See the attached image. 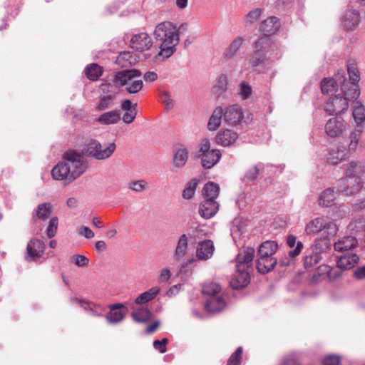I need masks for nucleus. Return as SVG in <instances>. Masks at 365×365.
Listing matches in <instances>:
<instances>
[{
    "mask_svg": "<svg viewBox=\"0 0 365 365\" xmlns=\"http://www.w3.org/2000/svg\"><path fill=\"white\" fill-rule=\"evenodd\" d=\"M153 35L160 48L155 59L164 61L170 58L176 51V47L180 42L176 26L170 21L161 22L155 26Z\"/></svg>",
    "mask_w": 365,
    "mask_h": 365,
    "instance_id": "obj_1",
    "label": "nucleus"
},
{
    "mask_svg": "<svg viewBox=\"0 0 365 365\" xmlns=\"http://www.w3.org/2000/svg\"><path fill=\"white\" fill-rule=\"evenodd\" d=\"M278 249V245L274 241L267 240L262 242L258 249L256 267L261 274L271 272L278 261L273 255Z\"/></svg>",
    "mask_w": 365,
    "mask_h": 365,
    "instance_id": "obj_2",
    "label": "nucleus"
},
{
    "mask_svg": "<svg viewBox=\"0 0 365 365\" xmlns=\"http://www.w3.org/2000/svg\"><path fill=\"white\" fill-rule=\"evenodd\" d=\"M116 145L109 143L103 148L102 144L96 139L88 140L83 146L81 154L84 157L91 158L96 160H104L109 158L115 152Z\"/></svg>",
    "mask_w": 365,
    "mask_h": 365,
    "instance_id": "obj_3",
    "label": "nucleus"
},
{
    "mask_svg": "<svg viewBox=\"0 0 365 365\" xmlns=\"http://www.w3.org/2000/svg\"><path fill=\"white\" fill-rule=\"evenodd\" d=\"M352 115L356 124V128L349 134V148L351 151H356L363 132L362 123L365 121V106L361 101L356 102Z\"/></svg>",
    "mask_w": 365,
    "mask_h": 365,
    "instance_id": "obj_4",
    "label": "nucleus"
},
{
    "mask_svg": "<svg viewBox=\"0 0 365 365\" xmlns=\"http://www.w3.org/2000/svg\"><path fill=\"white\" fill-rule=\"evenodd\" d=\"M63 160L70 167L71 175L74 180L82 175L87 169V160L81 153L75 150H68L65 152Z\"/></svg>",
    "mask_w": 365,
    "mask_h": 365,
    "instance_id": "obj_5",
    "label": "nucleus"
},
{
    "mask_svg": "<svg viewBox=\"0 0 365 365\" xmlns=\"http://www.w3.org/2000/svg\"><path fill=\"white\" fill-rule=\"evenodd\" d=\"M270 44V38L267 36H262L255 42L254 51L250 58L252 67L258 66L264 61V56Z\"/></svg>",
    "mask_w": 365,
    "mask_h": 365,
    "instance_id": "obj_6",
    "label": "nucleus"
},
{
    "mask_svg": "<svg viewBox=\"0 0 365 365\" xmlns=\"http://www.w3.org/2000/svg\"><path fill=\"white\" fill-rule=\"evenodd\" d=\"M336 192L353 195L362 188V181L357 178L346 176L337 181Z\"/></svg>",
    "mask_w": 365,
    "mask_h": 365,
    "instance_id": "obj_7",
    "label": "nucleus"
},
{
    "mask_svg": "<svg viewBox=\"0 0 365 365\" xmlns=\"http://www.w3.org/2000/svg\"><path fill=\"white\" fill-rule=\"evenodd\" d=\"M46 249L45 243L37 238H31L26 245L24 259L28 262H35L43 257Z\"/></svg>",
    "mask_w": 365,
    "mask_h": 365,
    "instance_id": "obj_8",
    "label": "nucleus"
},
{
    "mask_svg": "<svg viewBox=\"0 0 365 365\" xmlns=\"http://www.w3.org/2000/svg\"><path fill=\"white\" fill-rule=\"evenodd\" d=\"M341 25L346 31L356 30L361 23L360 12L349 6L341 17Z\"/></svg>",
    "mask_w": 365,
    "mask_h": 365,
    "instance_id": "obj_9",
    "label": "nucleus"
},
{
    "mask_svg": "<svg viewBox=\"0 0 365 365\" xmlns=\"http://www.w3.org/2000/svg\"><path fill=\"white\" fill-rule=\"evenodd\" d=\"M346 81V73L339 70L333 78H325L321 82V90L324 94H329L334 91L338 92L340 83Z\"/></svg>",
    "mask_w": 365,
    "mask_h": 365,
    "instance_id": "obj_10",
    "label": "nucleus"
},
{
    "mask_svg": "<svg viewBox=\"0 0 365 365\" xmlns=\"http://www.w3.org/2000/svg\"><path fill=\"white\" fill-rule=\"evenodd\" d=\"M349 103L339 93L330 97L326 102L325 110L329 115H340L347 110Z\"/></svg>",
    "mask_w": 365,
    "mask_h": 365,
    "instance_id": "obj_11",
    "label": "nucleus"
},
{
    "mask_svg": "<svg viewBox=\"0 0 365 365\" xmlns=\"http://www.w3.org/2000/svg\"><path fill=\"white\" fill-rule=\"evenodd\" d=\"M244 118V113L240 106L234 104L223 108V120L230 125L240 124Z\"/></svg>",
    "mask_w": 365,
    "mask_h": 365,
    "instance_id": "obj_12",
    "label": "nucleus"
},
{
    "mask_svg": "<svg viewBox=\"0 0 365 365\" xmlns=\"http://www.w3.org/2000/svg\"><path fill=\"white\" fill-rule=\"evenodd\" d=\"M140 76L141 72L137 69L123 70L115 73L113 83L118 88L127 87L135 78Z\"/></svg>",
    "mask_w": 365,
    "mask_h": 365,
    "instance_id": "obj_13",
    "label": "nucleus"
},
{
    "mask_svg": "<svg viewBox=\"0 0 365 365\" xmlns=\"http://www.w3.org/2000/svg\"><path fill=\"white\" fill-rule=\"evenodd\" d=\"M255 249L247 247L239 252L236 257V270H247L252 265L255 257Z\"/></svg>",
    "mask_w": 365,
    "mask_h": 365,
    "instance_id": "obj_14",
    "label": "nucleus"
},
{
    "mask_svg": "<svg viewBox=\"0 0 365 365\" xmlns=\"http://www.w3.org/2000/svg\"><path fill=\"white\" fill-rule=\"evenodd\" d=\"M153 43L152 38L145 32L133 35L130 41V47L140 52L149 50Z\"/></svg>",
    "mask_w": 365,
    "mask_h": 365,
    "instance_id": "obj_15",
    "label": "nucleus"
},
{
    "mask_svg": "<svg viewBox=\"0 0 365 365\" xmlns=\"http://www.w3.org/2000/svg\"><path fill=\"white\" fill-rule=\"evenodd\" d=\"M345 130L346 124L341 118H331L325 125V132L330 138L339 137Z\"/></svg>",
    "mask_w": 365,
    "mask_h": 365,
    "instance_id": "obj_16",
    "label": "nucleus"
},
{
    "mask_svg": "<svg viewBox=\"0 0 365 365\" xmlns=\"http://www.w3.org/2000/svg\"><path fill=\"white\" fill-rule=\"evenodd\" d=\"M219 207V203L215 200H202L200 203L198 212L202 218L210 219L217 214Z\"/></svg>",
    "mask_w": 365,
    "mask_h": 365,
    "instance_id": "obj_17",
    "label": "nucleus"
},
{
    "mask_svg": "<svg viewBox=\"0 0 365 365\" xmlns=\"http://www.w3.org/2000/svg\"><path fill=\"white\" fill-rule=\"evenodd\" d=\"M339 94L344 97L346 102L356 101L360 96V90L356 84H353L348 81L340 83L339 88Z\"/></svg>",
    "mask_w": 365,
    "mask_h": 365,
    "instance_id": "obj_18",
    "label": "nucleus"
},
{
    "mask_svg": "<svg viewBox=\"0 0 365 365\" xmlns=\"http://www.w3.org/2000/svg\"><path fill=\"white\" fill-rule=\"evenodd\" d=\"M70 167L66 164L64 160L56 165L52 170L51 175L56 180H66L68 182L74 181L72 178Z\"/></svg>",
    "mask_w": 365,
    "mask_h": 365,
    "instance_id": "obj_19",
    "label": "nucleus"
},
{
    "mask_svg": "<svg viewBox=\"0 0 365 365\" xmlns=\"http://www.w3.org/2000/svg\"><path fill=\"white\" fill-rule=\"evenodd\" d=\"M354 152L355 151H351L349 150V143L347 144V148L344 146H338L336 149H332L329 152L327 162L333 165H336L349 158V155Z\"/></svg>",
    "mask_w": 365,
    "mask_h": 365,
    "instance_id": "obj_20",
    "label": "nucleus"
},
{
    "mask_svg": "<svg viewBox=\"0 0 365 365\" xmlns=\"http://www.w3.org/2000/svg\"><path fill=\"white\" fill-rule=\"evenodd\" d=\"M238 138V134L232 130L226 129L220 130L215 137L217 144L228 147L234 145Z\"/></svg>",
    "mask_w": 365,
    "mask_h": 365,
    "instance_id": "obj_21",
    "label": "nucleus"
},
{
    "mask_svg": "<svg viewBox=\"0 0 365 365\" xmlns=\"http://www.w3.org/2000/svg\"><path fill=\"white\" fill-rule=\"evenodd\" d=\"M125 306L121 303H116L109 305L110 312L106 315L107 322L110 324H118L125 317V313L119 310Z\"/></svg>",
    "mask_w": 365,
    "mask_h": 365,
    "instance_id": "obj_22",
    "label": "nucleus"
},
{
    "mask_svg": "<svg viewBox=\"0 0 365 365\" xmlns=\"http://www.w3.org/2000/svg\"><path fill=\"white\" fill-rule=\"evenodd\" d=\"M250 282V277L247 270H237L234 277L230 281V286L233 289H241L247 287Z\"/></svg>",
    "mask_w": 365,
    "mask_h": 365,
    "instance_id": "obj_23",
    "label": "nucleus"
},
{
    "mask_svg": "<svg viewBox=\"0 0 365 365\" xmlns=\"http://www.w3.org/2000/svg\"><path fill=\"white\" fill-rule=\"evenodd\" d=\"M214 249L213 242L210 240H205L198 244L196 256L200 260L207 259L212 256Z\"/></svg>",
    "mask_w": 365,
    "mask_h": 365,
    "instance_id": "obj_24",
    "label": "nucleus"
},
{
    "mask_svg": "<svg viewBox=\"0 0 365 365\" xmlns=\"http://www.w3.org/2000/svg\"><path fill=\"white\" fill-rule=\"evenodd\" d=\"M359 257L357 255L347 253L338 257L336 264L340 269H350L358 263Z\"/></svg>",
    "mask_w": 365,
    "mask_h": 365,
    "instance_id": "obj_25",
    "label": "nucleus"
},
{
    "mask_svg": "<svg viewBox=\"0 0 365 365\" xmlns=\"http://www.w3.org/2000/svg\"><path fill=\"white\" fill-rule=\"evenodd\" d=\"M226 307L225 299L220 296L211 297L205 303V309L208 312L216 313L223 310Z\"/></svg>",
    "mask_w": 365,
    "mask_h": 365,
    "instance_id": "obj_26",
    "label": "nucleus"
},
{
    "mask_svg": "<svg viewBox=\"0 0 365 365\" xmlns=\"http://www.w3.org/2000/svg\"><path fill=\"white\" fill-rule=\"evenodd\" d=\"M260 28L264 36L269 37L279 30L280 23L275 16H270L262 22Z\"/></svg>",
    "mask_w": 365,
    "mask_h": 365,
    "instance_id": "obj_27",
    "label": "nucleus"
},
{
    "mask_svg": "<svg viewBox=\"0 0 365 365\" xmlns=\"http://www.w3.org/2000/svg\"><path fill=\"white\" fill-rule=\"evenodd\" d=\"M221 153L217 149H213L211 152L204 153L200 156L202 165L205 169H210L217 163L221 158Z\"/></svg>",
    "mask_w": 365,
    "mask_h": 365,
    "instance_id": "obj_28",
    "label": "nucleus"
},
{
    "mask_svg": "<svg viewBox=\"0 0 365 365\" xmlns=\"http://www.w3.org/2000/svg\"><path fill=\"white\" fill-rule=\"evenodd\" d=\"M345 174L346 176L361 179V177L365 175V163L361 161L350 162Z\"/></svg>",
    "mask_w": 365,
    "mask_h": 365,
    "instance_id": "obj_29",
    "label": "nucleus"
},
{
    "mask_svg": "<svg viewBox=\"0 0 365 365\" xmlns=\"http://www.w3.org/2000/svg\"><path fill=\"white\" fill-rule=\"evenodd\" d=\"M130 317L136 323H147L152 317V312L148 308L141 307L134 309L130 314Z\"/></svg>",
    "mask_w": 365,
    "mask_h": 365,
    "instance_id": "obj_30",
    "label": "nucleus"
},
{
    "mask_svg": "<svg viewBox=\"0 0 365 365\" xmlns=\"http://www.w3.org/2000/svg\"><path fill=\"white\" fill-rule=\"evenodd\" d=\"M245 42V39L242 37L235 38L225 49L223 53V58L225 60H230L235 58L237 52L240 51Z\"/></svg>",
    "mask_w": 365,
    "mask_h": 365,
    "instance_id": "obj_31",
    "label": "nucleus"
},
{
    "mask_svg": "<svg viewBox=\"0 0 365 365\" xmlns=\"http://www.w3.org/2000/svg\"><path fill=\"white\" fill-rule=\"evenodd\" d=\"M120 120V112L118 110L105 112L96 118L101 125L115 124Z\"/></svg>",
    "mask_w": 365,
    "mask_h": 365,
    "instance_id": "obj_32",
    "label": "nucleus"
},
{
    "mask_svg": "<svg viewBox=\"0 0 365 365\" xmlns=\"http://www.w3.org/2000/svg\"><path fill=\"white\" fill-rule=\"evenodd\" d=\"M330 246L331 239L329 234L327 232H324L321 237L315 239L312 250L321 255L322 252L329 249Z\"/></svg>",
    "mask_w": 365,
    "mask_h": 365,
    "instance_id": "obj_33",
    "label": "nucleus"
},
{
    "mask_svg": "<svg viewBox=\"0 0 365 365\" xmlns=\"http://www.w3.org/2000/svg\"><path fill=\"white\" fill-rule=\"evenodd\" d=\"M222 119H223V108L221 106L217 107L207 123V129L210 131H215L220 126Z\"/></svg>",
    "mask_w": 365,
    "mask_h": 365,
    "instance_id": "obj_34",
    "label": "nucleus"
},
{
    "mask_svg": "<svg viewBox=\"0 0 365 365\" xmlns=\"http://www.w3.org/2000/svg\"><path fill=\"white\" fill-rule=\"evenodd\" d=\"M52 213V205L51 202L39 204L33 213V218L36 217L40 220L45 221Z\"/></svg>",
    "mask_w": 365,
    "mask_h": 365,
    "instance_id": "obj_35",
    "label": "nucleus"
},
{
    "mask_svg": "<svg viewBox=\"0 0 365 365\" xmlns=\"http://www.w3.org/2000/svg\"><path fill=\"white\" fill-rule=\"evenodd\" d=\"M219 185L214 182H208L204 185L202 190V200L211 199L216 200V198L219 195Z\"/></svg>",
    "mask_w": 365,
    "mask_h": 365,
    "instance_id": "obj_36",
    "label": "nucleus"
},
{
    "mask_svg": "<svg viewBox=\"0 0 365 365\" xmlns=\"http://www.w3.org/2000/svg\"><path fill=\"white\" fill-rule=\"evenodd\" d=\"M357 240L352 236L344 237L334 245V250L336 252H344L351 250L356 246Z\"/></svg>",
    "mask_w": 365,
    "mask_h": 365,
    "instance_id": "obj_37",
    "label": "nucleus"
},
{
    "mask_svg": "<svg viewBox=\"0 0 365 365\" xmlns=\"http://www.w3.org/2000/svg\"><path fill=\"white\" fill-rule=\"evenodd\" d=\"M115 99V94L114 93H108L101 96L96 104V110L102 111L112 108Z\"/></svg>",
    "mask_w": 365,
    "mask_h": 365,
    "instance_id": "obj_38",
    "label": "nucleus"
},
{
    "mask_svg": "<svg viewBox=\"0 0 365 365\" xmlns=\"http://www.w3.org/2000/svg\"><path fill=\"white\" fill-rule=\"evenodd\" d=\"M188 238L186 235L183 234L178 240L177 247L174 252L173 259L175 261L179 262L183 259L187 248Z\"/></svg>",
    "mask_w": 365,
    "mask_h": 365,
    "instance_id": "obj_39",
    "label": "nucleus"
},
{
    "mask_svg": "<svg viewBox=\"0 0 365 365\" xmlns=\"http://www.w3.org/2000/svg\"><path fill=\"white\" fill-rule=\"evenodd\" d=\"M188 160V150L185 148L176 150L173 157V166L178 168H183Z\"/></svg>",
    "mask_w": 365,
    "mask_h": 365,
    "instance_id": "obj_40",
    "label": "nucleus"
},
{
    "mask_svg": "<svg viewBox=\"0 0 365 365\" xmlns=\"http://www.w3.org/2000/svg\"><path fill=\"white\" fill-rule=\"evenodd\" d=\"M336 192L334 187L326 189L320 195L319 199V205L322 207H330L336 199Z\"/></svg>",
    "mask_w": 365,
    "mask_h": 365,
    "instance_id": "obj_41",
    "label": "nucleus"
},
{
    "mask_svg": "<svg viewBox=\"0 0 365 365\" xmlns=\"http://www.w3.org/2000/svg\"><path fill=\"white\" fill-rule=\"evenodd\" d=\"M287 244L289 247H293L296 245L295 249L289 251L288 256L289 257L293 259L295 257L298 256L304 247L303 243L300 241L297 242V237L293 235H289L287 237Z\"/></svg>",
    "mask_w": 365,
    "mask_h": 365,
    "instance_id": "obj_42",
    "label": "nucleus"
},
{
    "mask_svg": "<svg viewBox=\"0 0 365 365\" xmlns=\"http://www.w3.org/2000/svg\"><path fill=\"white\" fill-rule=\"evenodd\" d=\"M228 78L227 75L221 74L213 86L212 92L217 98L220 97L227 89Z\"/></svg>",
    "mask_w": 365,
    "mask_h": 365,
    "instance_id": "obj_43",
    "label": "nucleus"
},
{
    "mask_svg": "<svg viewBox=\"0 0 365 365\" xmlns=\"http://www.w3.org/2000/svg\"><path fill=\"white\" fill-rule=\"evenodd\" d=\"M159 288L158 287H153L148 291L140 294L135 299V303L137 304H144L152 299H153L159 293Z\"/></svg>",
    "mask_w": 365,
    "mask_h": 365,
    "instance_id": "obj_44",
    "label": "nucleus"
},
{
    "mask_svg": "<svg viewBox=\"0 0 365 365\" xmlns=\"http://www.w3.org/2000/svg\"><path fill=\"white\" fill-rule=\"evenodd\" d=\"M264 169V165L261 163L255 165L247 170L242 178L243 181L251 182L256 180L260 172Z\"/></svg>",
    "mask_w": 365,
    "mask_h": 365,
    "instance_id": "obj_45",
    "label": "nucleus"
},
{
    "mask_svg": "<svg viewBox=\"0 0 365 365\" xmlns=\"http://www.w3.org/2000/svg\"><path fill=\"white\" fill-rule=\"evenodd\" d=\"M321 259V255L312 250L310 252H307L304 258V267L307 269L312 268L314 265L317 264Z\"/></svg>",
    "mask_w": 365,
    "mask_h": 365,
    "instance_id": "obj_46",
    "label": "nucleus"
},
{
    "mask_svg": "<svg viewBox=\"0 0 365 365\" xmlns=\"http://www.w3.org/2000/svg\"><path fill=\"white\" fill-rule=\"evenodd\" d=\"M346 70L349 74V81L356 84L360 80V75L356 64L354 61H349L346 64Z\"/></svg>",
    "mask_w": 365,
    "mask_h": 365,
    "instance_id": "obj_47",
    "label": "nucleus"
},
{
    "mask_svg": "<svg viewBox=\"0 0 365 365\" xmlns=\"http://www.w3.org/2000/svg\"><path fill=\"white\" fill-rule=\"evenodd\" d=\"M261 226L271 227L272 228L278 229L284 228L288 226V224L283 217H276L274 218L267 217L264 224H262Z\"/></svg>",
    "mask_w": 365,
    "mask_h": 365,
    "instance_id": "obj_48",
    "label": "nucleus"
},
{
    "mask_svg": "<svg viewBox=\"0 0 365 365\" xmlns=\"http://www.w3.org/2000/svg\"><path fill=\"white\" fill-rule=\"evenodd\" d=\"M101 73V68L96 63H91L85 68V75L91 81L97 80Z\"/></svg>",
    "mask_w": 365,
    "mask_h": 365,
    "instance_id": "obj_49",
    "label": "nucleus"
},
{
    "mask_svg": "<svg viewBox=\"0 0 365 365\" xmlns=\"http://www.w3.org/2000/svg\"><path fill=\"white\" fill-rule=\"evenodd\" d=\"M332 225L337 228L336 225L327 222L324 217H317L307 223L305 228H331Z\"/></svg>",
    "mask_w": 365,
    "mask_h": 365,
    "instance_id": "obj_50",
    "label": "nucleus"
},
{
    "mask_svg": "<svg viewBox=\"0 0 365 365\" xmlns=\"http://www.w3.org/2000/svg\"><path fill=\"white\" fill-rule=\"evenodd\" d=\"M198 182L199 180L194 178L187 183V185L183 190L182 193V196L184 199L190 200L193 197Z\"/></svg>",
    "mask_w": 365,
    "mask_h": 365,
    "instance_id": "obj_51",
    "label": "nucleus"
},
{
    "mask_svg": "<svg viewBox=\"0 0 365 365\" xmlns=\"http://www.w3.org/2000/svg\"><path fill=\"white\" fill-rule=\"evenodd\" d=\"M221 287L220 284L215 282L205 283L202 286V293L204 294L211 297H215V295L220 292Z\"/></svg>",
    "mask_w": 365,
    "mask_h": 365,
    "instance_id": "obj_52",
    "label": "nucleus"
},
{
    "mask_svg": "<svg viewBox=\"0 0 365 365\" xmlns=\"http://www.w3.org/2000/svg\"><path fill=\"white\" fill-rule=\"evenodd\" d=\"M331 271V267L327 264H322L319 266L313 274V280L318 281L321 279H324L326 276H328L329 272Z\"/></svg>",
    "mask_w": 365,
    "mask_h": 365,
    "instance_id": "obj_53",
    "label": "nucleus"
},
{
    "mask_svg": "<svg viewBox=\"0 0 365 365\" xmlns=\"http://www.w3.org/2000/svg\"><path fill=\"white\" fill-rule=\"evenodd\" d=\"M243 349L239 346L234 353L231 354L227 360V365H240L242 361Z\"/></svg>",
    "mask_w": 365,
    "mask_h": 365,
    "instance_id": "obj_54",
    "label": "nucleus"
},
{
    "mask_svg": "<svg viewBox=\"0 0 365 365\" xmlns=\"http://www.w3.org/2000/svg\"><path fill=\"white\" fill-rule=\"evenodd\" d=\"M232 228H245L250 225V219L245 216L236 217L232 222Z\"/></svg>",
    "mask_w": 365,
    "mask_h": 365,
    "instance_id": "obj_55",
    "label": "nucleus"
},
{
    "mask_svg": "<svg viewBox=\"0 0 365 365\" xmlns=\"http://www.w3.org/2000/svg\"><path fill=\"white\" fill-rule=\"evenodd\" d=\"M160 98L162 103L165 104V108L167 111L174 107V102L171 98V94L168 91H163L160 94Z\"/></svg>",
    "mask_w": 365,
    "mask_h": 365,
    "instance_id": "obj_56",
    "label": "nucleus"
},
{
    "mask_svg": "<svg viewBox=\"0 0 365 365\" xmlns=\"http://www.w3.org/2000/svg\"><path fill=\"white\" fill-rule=\"evenodd\" d=\"M262 11V9L260 8H255L250 10L246 15L247 23L252 24L257 22L261 16Z\"/></svg>",
    "mask_w": 365,
    "mask_h": 365,
    "instance_id": "obj_57",
    "label": "nucleus"
},
{
    "mask_svg": "<svg viewBox=\"0 0 365 365\" xmlns=\"http://www.w3.org/2000/svg\"><path fill=\"white\" fill-rule=\"evenodd\" d=\"M238 93L242 99H247L252 93V87L245 81L240 83Z\"/></svg>",
    "mask_w": 365,
    "mask_h": 365,
    "instance_id": "obj_58",
    "label": "nucleus"
},
{
    "mask_svg": "<svg viewBox=\"0 0 365 365\" xmlns=\"http://www.w3.org/2000/svg\"><path fill=\"white\" fill-rule=\"evenodd\" d=\"M143 83L139 78H135L131 83L125 87V90L131 94H134L140 91L143 88Z\"/></svg>",
    "mask_w": 365,
    "mask_h": 365,
    "instance_id": "obj_59",
    "label": "nucleus"
},
{
    "mask_svg": "<svg viewBox=\"0 0 365 365\" xmlns=\"http://www.w3.org/2000/svg\"><path fill=\"white\" fill-rule=\"evenodd\" d=\"M341 362V357L336 354H329L325 356L322 360V365H339Z\"/></svg>",
    "mask_w": 365,
    "mask_h": 365,
    "instance_id": "obj_60",
    "label": "nucleus"
},
{
    "mask_svg": "<svg viewBox=\"0 0 365 365\" xmlns=\"http://www.w3.org/2000/svg\"><path fill=\"white\" fill-rule=\"evenodd\" d=\"M71 262L79 267H83L88 264L89 259L84 255H77L72 256Z\"/></svg>",
    "mask_w": 365,
    "mask_h": 365,
    "instance_id": "obj_61",
    "label": "nucleus"
},
{
    "mask_svg": "<svg viewBox=\"0 0 365 365\" xmlns=\"http://www.w3.org/2000/svg\"><path fill=\"white\" fill-rule=\"evenodd\" d=\"M146 182L141 180L132 181L128 184V188L135 192H141L145 188Z\"/></svg>",
    "mask_w": 365,
    "mask_h": 365,
    "instance_id": "obj_62",
    "label": "nucleus"
},
{
    "mask_svg": "<svg viewBox=\"0 0 365 365\" xmlns=\"http://www.w3.org/2000/svg\"><path fill=\"white\" fill-rule=\"evenodd\" d=\"M349 209L347 206L341 205L334 208L333 215L335 218H343L349 213Z\"/></svg>",
    "mask_w": 365,
    "mask_h": 365,
    "instance_id": "obj_63",
    "label": "nucleus"
},
{
    "mask_svg": "<svg viewBox=\"0 0 365 365\" xmlns=\"http://www.w3.org/2000/svg\"><path fill=\"white\" fill-rule=\"evenodd\" d=\"M168 343V339L167 338H163L162 340H155L153 341V347L155 349L163 354L167 350L166 345Z\"/></svg>",
    "mask_w": 365,
    "mask_h": 365,
    "instance_id": "obj_64",
    "label": "nucleus"
}]
</instances>
